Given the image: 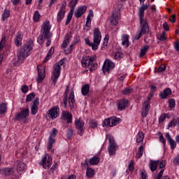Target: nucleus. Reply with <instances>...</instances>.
<instances>
[{"label": "nucleus", "instance_id": "f257e3e1", "mask_svg": "<svg viewBox=\"0 0 179 179\" xmlns=\"http://www.w3.org/2000/svg\"><path fill=\"white\" fill-rule=\"evenodd\" d=\"M52 38V33H51V27H50V21H45L42 25L41 33L38 37L37 42L40 45L44 43L47 40L46 47H50L51 45V38Z\"/></svg>", "mask_w": 179, "mask_h": 179}, {"label": "nucleus", "instance_id": "f03ea898", "mask_svg": "<svg viewBox=\"0 0 179 179\" xmlns=\"http://www.w3.org/2000/svg\"><path fill=\"white\" fill-rule=\"evenodd\" d=\"M31 50H33V41L30 40L18 49L17 52V62L24 61L31 54Z\"/></svg>", "mask_w": 179, "mask_h": 179}, {"label": "nucleus", "instance_id": "7ed1b4c3", "mask_svg": "<svg viewBox=\"0 0 179 179\" xmlns=\"http://www.w3.org/2000/svg\"><path fill=\"white\" fill-rule=\"evenodd\" d=\"M94 41L93 43H90V40L89 38H85V44L89 47H92L94 51L98 50L99 45L100 44V41H101V33H100V29L99 28H95L94 31Z\"/></svg>", "mask_w": 179, "mask_h": 179}, {"label": "nucleus", "instance_id": "20e7f679", "mask_svg": "<svg viewBox=\"0 0 179 179\" xmlns=\"http://www.w3.org/2000/svg\"><path fill=\"white\" fill-rule=\"evenodd\" d=\"M64 65V59H62L57 64H55L53 66V71L52 76V80L54 83V86L57 85V81L61 75V66Z\"/></svg>", "mask_w": 179, "mask_h": 179}, {"label": "nucleus", "instance_id": "39448f33", "mask_svg": "<svg viewBox=\"0 0 179 179\" xmlns=\"http://www.w3.org/2000/svg\"><path fill=\"white\" fill-rule=\"evenodd\" d=\"M74 124L77 129L78 135H80V136H83V134H85V122L81 120L80 118H78L75 120Z\"/></svg>", "mask_w": 179, "mask_h": 179}, {"label": "nucleus", "instance_id": "423d86ee", "mask_svg": "<svg viewBox=\"0 0 179 179\" xmlns=\"http://www.w3.org/2000/svg\"><path fill=\"white\" fill-rule=\"evenodd\" d=\"M57 134H58V130L57 129L54 128L50 132V137L48 138V146L47 149L48 150H51L52 149V145L54 143H55V138L57 136Z\"/></svg>", "mask_w": 179, "mask_h": 179}, {"label": "nucleus", "instance_id": "0eeeda50", "mask_svg": "<svg viewBox=\"0 0 179 179\" xmlns=\"http://www.w3.org/2000/svg\"><path fill=\"white\" fill-rule=\"evenodd\" d=\"M108 150L110 156H114V155H115V152H117V143L113 136L109 137V146L108 148Z\"/></svg>", "mask_w": 179, "mask_h": 179}, {"label": "nucleus", "instance_id": "6e6552de", "mask_svg": "<svg viewBox=\"0 0 179 179\" xmlns=\"http://www.w3.org/2000/svg\"><path fill=\"white\" fill-rule=\"evenodd\" d=\"M120 16H121V9L115 10L112 12V15L110 17V23L113 24V26H117L118 24V20L120 19Z\"/></svg>", "mask_w": 179, "mask_h": 179}, {"label": "nucleus", "instance_id": "1a4fd4ad", "mask_svg": "<svg viewBox=\"0 0 179 179\" xmlns=\"http://www.w3.org/2000/svg\"><path fill=\"white\" fill-rule=\"evenodd\" d=\"M52 163V158L50 155H45L44 157L41 160V164H42L43 169H50L51 167V164Z\"/></svg>", "mask_w": 179, "mask_h": 179}, {"label": "nucleus", "instance_id": "9d476101", "mask_svg": "<svg viewBox=\"0 0 179 179\" xmlns=\"http://www.w3.org/2000/svg\"><path fill=\"white\" fill-rule=\"evenodd\" d=\"M36 69L38 71V75L36 80L38 83H41V82H43V80H44V79L45 78V70L44 69V67H43V66L41 65H38Z\"/></svg>", "mask_w": 179, "mask_h": 179}, {"label": "nucleus", "instance_id": "9b49d317", "mask_svg": "<svg viewBox=\"0 0 179 179\" xmlns=\"http://www.w3.org/2000/svg\"><path fill=\"white\" fill-rule=\"evenodd\" d=\"M115 65L113 62H111L110 59H107L104 62L103 67H102V71L106 75V73H110V69H113L114 68Z\"/></svg>", "mask_w": 179, "mask_h": 179}, {"label": "nucleus", "instance_id": "f8f14e48", "mask_svg": "<svg viewBox=\"0 0 179 179\" xmlns=\"http://www.w3.org/2000/svg\"><path fill=\"white\" fill-rule=\"evenodd\" d=\"M48 115L52 120H55V118H58V117H59V108L58 106H54L48 110Z\"/></svg>", "mask_w": 179, "mask_h": 179}, {"label": "nucleus", "instance_id": "ddd939ff", "mask_svg": "<svg viewBox=\"0 0 179 179\" xmlns=\"http://www.w3.org/2000/svg\"><path fill=\"white\" fill-rule=\"evenodd\" d=\"M149 8V5L145 4V3H142V6L138 9V17L141 22L143 21V17H145V10H146Z\"/></svg>", "mask_w": 179, "mask_h": 179}, {"label": "nucleus", "instance_id": "4468645a", "mask_svg": "<svg viewBox=\"0 0 179 179\" xmlns=\"http://www.w3.org/2000/svg\"><path fill=\"white\" fill-rule=\"evenodd\" d=\"M29 108L23 109L20 113L15 115V120H17V121H20V120L27 118V117H29Z\"/></svg>", "mask_w": 179, "mask_h": 179}, {"label": "nucleus", "instance_id": "2eb2a0df", "mask_svg": "<svg viewBox=\"0 0 179 179\" xmlns=\"http://www.w3.org/2000/svg\"><path fill=\"white\" fill-rule=\"evenodd\" d=\"M40 99L38 97H36L34 101L33 104L31 107V113L32 115H36L37 114V112L38 111V104H39Z\"/></svg>", "mask_w": 179, "mask_h": 179}, {"label": "nucleus", "instance_id": "dca6fc26", "mask_svg": "<svg viewBox=\"0 0 179 179\" xmlns=\"http://www.w3.org/2000/svg\"><path fill=\"white\" fill-rule=\"evenodd\" d=\"M140 24H141V30L140 31L143 34H146V33H149V25L148 24V22L143 19V21L141 22L140 20Z\"/></svg>", "mask_w": 179, "mask_h": 179}, {"label": "nucleus", "instance_id": "f3484780", "mask_svg": "<svg viewBox=\"0 0 179 179\" xmlns=\"http://www.w3.org/2000/svg\"><path fill=\"white\" fill-rule=\"evenodd\" d=\"M149 110H150V103L149 101H145L143 103L142 117H146L148 114H149Z\"/></svg>", "mask_w": 179, "mask_h": 179}, {"label": "nucleus", "instance_id": "a211bd4d", "mask_svg": "<svg viewBox=\"0 0 179 179\" xmlns=\"http://www.w3.org/2000/svg\"><path fill=\"white\" fill-rule=\"evenodd\" d=\"M165 138L167 140L168 143L170 145L171 149L172 150H174L176 149V147L177 146V143H176V141H174L171 136H170V134L166 133Z\"/></svg>", "mask_w": 179, "mask_h": 179}, {"label": "nucleus", "instance_id": "6ab92c4d", "mask_svg": "<svg viewBox=\"0 0 179 179\" xmlns=\"http://www.w3.org/2000/svg\"><path fill=\"white\" fill-rule=\"evenodd\" d=\"M87 10V6H81L78 7V10L75 12V14H74L75 17L77 19H79V17H80L82 15H83V13L86 12Z\"/></svg>", "mask_w": 179, "mask_h": 179}, {"label": "nucleus", "instance_id": "aec40b11", "mask_svg": "<svg viewBox=\"0 0 179 179\" xmlns=\"http://www.w3.org/2000/svg\"><path fill=\"white\" fill-rule=\"evenodd\" d=\"M62 118L64 121H66L68 124H71L72 122V114L68 111L62 112Z\"/></svg>", "mask_w": 179, "mask_h": 179}, {"label": "nucleus", "instance_id": "412c9836", "mask_svg": "<svg viewBox=\"0 0 179 179\" xmlns=\"http://www.w3.org/2000/svg\"><path fill=\"white\" fill-rule=\"evenodd\" d=\"M69 104L70 110H73L75 108V106H76V101H75V94L73 92H71V94H69Z\"/></svg>", "mask_w": 179, "mask_h": 179}, {"label": "nucleus", "instance_id": "4be33fe9", "mask_svg": "<svg viewBox=\"0 0 179 179\" xmlns=\"http://www.w3.org/2000/svg\"><path fill=\"white\" fill-rule=\"evenodd\" d=\"M128 106V100L127 99H121L117 103V108L120 111H122V110H125Z\"/></svg>", "mask_w": 179, "mask_h": 179}, {"label": "nucleus", "instance_id": "5701e85b", "mask_svg": "<svg viewBox=\"0 0 179 179\" xmlns=\"http://www.w3.org/2000/svg\"><path fill=\"white\" fill-rule=\"evenodd\" d=\"M171 89L166 88L164 90V92L159 93V97H161L163 99H167V96L171 95Z\"/></svg>", "mask_w": 179, "mask_h": 179}, {"label": "nucleus", "instance_id": "b1692460", "mask_svg": "<svg viewBox=\"0 0 179 179\" xmlns=\"http://www.w3.org/2000/svg\"><path fill=\"white\" fill-rule=\"evenodd\" d=\"M71 37H72V36L71 35V32H69L66 34L65 39L62 44V48H66V45H68V43L71 40Z\"/></svg>", "mask_w": 179, "mask_h": 179}, {"label": "nucleus", "instance_id": "393cba45", "mask_svg": "<svg viewBox=\"0 0 179 179\" xmlns=\"http://www.w3.org/2000/svg\"><path fill=\"white\" fill-rule=\"evenodd\" d=\"M89 92H90V85L89 84H86L81 87L83 96H87L89 94Z\"/></svg>", "mask_w": 179, "mask_h": 179}, {"label": "nucleus", "instance_id": "a878e982", "mask_svg": "<svg viewBox=\"0 0 179 179\" xmlns=\"http://www.w3.org/2000/svg\"><path fill=\"white\" fill-rule=\"evenodd\" d=\"M1 174L4 176H10V174H13V168H3L0 170Z\"/></svg>", "mask_w": 179, "mask_h": 179}, {"label": "nucleus", "instance_id": "bb28decb", "mask_svg": "<svg viewBox=\"0 0 179 179\" xmlns=\"http://www.w3.org/2000/svg\"><path fill=\"white\" fill-rule=\"evenodd\" d=\"M65 10L59 9V12L57 13V20L58 23H61L62 22V19L65 17Z\"/></svg>", "mask_w": 179, "mask_h": 179}, {"label": "nucleus", "instance_id": "cd10ccee", "mask_svg": "<svg viewBox=\"0 0 179 179\" xmlns=\"http://www.w3.org/2000/svg\"><path fill=\"white\" fill-rule=\"evenodd\" d=\"M22 40H23L22 34L20 32H18L15 39V44L17 47H20V45H22Z\"/></svg>", "mask_w": 179, "mask_h": 179}, {"label": "nucleus", "instance_id": "c85d7f7f", "mask_svg": "<svg viewBox=\"0 0 179 179\" xmlns=\"http://www.w3.org/2000/svg\"><path fill=\"white\" fill-rule=\"evenodd\" d=\"M26 170V164L24 163L20 162L17 166V171L19 174H22Z\"/></svg>", "mask_w": 179, "mask_h": 179}, {"label": "nucleus", "instance_id": "c756f323", "mask_svg": "<svg viewBox=\"0 0 179 179\" xmlns=\"http://www.w3.org/2000/svg\"><path fill=\"white\" fill-rule=\"evenodd\" d=\"M122 45H126L127 48L129 47V35H122Z\"/></svg>", "mask_w": 179, "mask_h": 179}, {"label": "nucleus", "instance_id": "7c9ffc66", "mask_svg": "<svg viewBox=\"0 0 179 179\" xmlns=\"http://www.w3.org/2000/svg\"><path fill=\"white\" fill-rule=\"evenodd\" d=\"M159 160L157 161H151L150 164V169L151 171H156L157 170V166H159Z\"/></svg>", "mask_w": 179, "mask_h": 179}, {"label": "nucleus", "instance_id": "2f4dec72", "mask_svg": "<svg viewBox=\"0 0 179 179\" xmlns=\"http://www.w3.org/2000/svg\"><path fill=\"white\" fill-rule=\"evenodd\" d=\"M81 64L84 68H86L87 66H90L92 65V63L90 62L89 59H87V57H83Z\"/></svg>", "mask_w": 179, "mask_h": 179}, {"label": "nucleus", "instance_id": "473e14b6", "mask_svg": "<svg viewBox=\"0 0 179 179\" xmlns=\"http://www.w3.org/2000/svg\"><path fill=\"white\" fill-rule=\"evenodd\" d=\"M120 121H121V119L117 117H110V127H115V125H117V124H120Z\"/></svg>", "mask_w": 179, "mask_h": 179}, {"label": "nucleus", "instance_id": "72a5a7b5", "mask_svg": "<svg viewBox=\"0 0 179 179\" xmlns=\"http://www.w3.org/2000/svg\"><path fill=\"white\" fill-rule=\"evenodd\" d=\"M143 139H145V134L142 131H139L137 134V143H141V142H143Z\"/></svg>", "mask_w": 179, "mask_h": 179}, {"label": "nucleus", "instance_id": "f704fd0d", "mask_svg": "<svg viewBox=\"0 0 179 179\" xmlns=\"http://www.w3.org/2000/svg\"><path fill=\"white\" fill-rule=\"evenodd\" d=\"M78 2H79V0H71L70 1V12L73 13L75 10V8L76 7V5L78 4Z\"/></svg>", "mask_w": 179, "mask_h": 179}, {"label": "nucleus", "instance_id": "c9c22d12", "mask_svg": "<svg viewBox=\"0 0 179 179\" xmlns=\"http://www.w3.org/2000/svg\"><path fill=\"white\" fill-rule=\"evenodd\" d=\"M9 16H10V11L8 9L4 10L3 13L1 15L2 22H5Z\"/></svg>", "mask_w": 179, "mask_h": 179}, {"label": "nucleus", "instance_id": "e433bc0d", "mask_svg": "<svg viewBox=\"0 0 179 179\" xmlns=\"http://www.w3.org/2000/svg\"><path fill=\"white\" fill-rule=\"evenodd\" d=\"M176 125L179 126V117L173 118L168 124V128H171V127H176Z\"/></svg>", "mask_w": 179, "mask_h": 179}, {"label": "nucleus", "instance_id": "4c0bfd02", "mask_svg": "<svg viewBox=\"0 0 179 179\" xmlns=\"http://www.w3.org/2000/svg\"><path fill=\"white\" fill-rule=\"evenodd\" d=\"M99 162L100 159L97 156H94L92 158L90 159V164H91L92 166H96V164H99Z\"/></svg>", "mask_w": 179, "mask_h": 179}, {"label": "nucleus", "instance_id": "58836bf2", "mask_svg": "<svg viewBox=\"0 0 179 179\" xmlns=\"http://www.w3.org/2000/svg\"><path fill=\"white\" fill-rule=\"evenodd\" d=\"M69 87H67L66 92L64 93V98L63 99V104L64 106V108H66V107H68V90H69Z\"/></svg>", "mask_w": 179, "mask_h": 179}, {"label": "nucleus", "instance_id": "ea45409f", "mask_svg": "<svg viewBox=\"0 0 179 179\" xmlns=\"http://www.w3.org/2000/svg\"><path fill=\"white\" fill-rule=\"evenodd\" d=\"M149 50V45H145L144 46L140 52V58H142V57H144L146 54V52H148V51Z\"/></svg>", "mask_w": 179, "mask_h": 179}, {"label": "nucleus", "instance_id": "a19ab883", "mask_svg": "<svg viewBox=\"0 0 179 179\" xmlns=\"http://www.w3.org/2000/svg\"><path fill=\"white\" fill-rule=\"evenodd\" d=\"M7 109L8 107L6 106V103H2L1 104H0V114H5Z\"/></svg>", "mask_w": 179, "mask_h": 179}, {"label": "nucleus", "instance_id": "79ce46f5", "mask_svg": "<svg viewBox=\"0 0 179 179\" xmlns=\"http://www.w3.org/2000/svg\"><path fill=\"white\" fill-rule=\"evenodd\" d=\"M143 155V145H141L138 150L136 158L141 159Z\"/></svg>", "mask_w": 179, "mask_h": 179}, {"label": "nucleus", "instance_id": "37998d69", "mask_svg": "<svg viewBox=\"0 0 179 179\" xmlns=\"http://www.w3.org/2000/svg\"><path fill=\"white\" fill-rule=\"evenodd\" d=\"M73 16V13L72 12H69V14L67 15V18H66V21L65 23L66 26H68L69 24V23H71V21L72 20V17Z\"/></svg>", "mask_w": 179, "mask_h": 179}, {"label": "nucleus", "instance_id": "c03bdc74", "mask_svg": "<svg viewBox=\"0 0 179 179\" xmlns=\"http://www.w3.org/2000/svg\"><path fill=\"white\" fill-rule=\"evenodd\" d=\"M86 176L87 177H92L94 176V169L92 168H87L86 171Z\"/></svg>", "mask_w": 179, "mask_h": 179}, {"label": "nucleus", "instance_id": "a18cd8bd", "mask_svg": "<svg viewBox=\"0 0 179 179\" xmlns=\"http://www.w3.org/2000/svg\"><path fill=\"white\" fill-rule=\"evenodd\" d=\"M166 32L163 31L162 34H159L157 35V40H160L161 41H166Z\"/></svg>", "mask_w": 179, "mask_h": 179}, {"label": "nucleus", "instance_id": "49530a36", "mask_svg": "<svg viewBox=\"0 0 179 179\" xmlns=\"http://www.w3.org/2000/svg\"><path fill=\"white\" fill-rule=\"evenodd\" d=\"M102 127H111V117L106 119L102 124Z\"/></svg>", "mask_w": 179, "mask_h": 179}, {"label": "nucleus", "instance_id": "de8ad7c7", "mask_svg": "<svg viewBox=\"0 0 179 179\" xmlns=\"http://www.w3.org/2000/svg\"><path fill=\"white\" fill-rule=\"evenodd\" d=\"M40 13H38V10H36L34 13V17H33V19H34V22H38V20H40Z\"/></svg>", "mask_w": 179, "mask_h": 179}, {"label": "nucleus", "instance_id": "09e8293b", "mask_svg": "<svg viewBox=\"0 0 179 179\" xmlns=\"http://www.w3.org/2000/svg\"><path fill=\"white\" fill-rule=\"evenodd\" d=\"M36 97V94L34 92H32L27 96L26 101H31L34 98Z\"/></svg>", "mask_w": 179, "mask_h": 179}, {"label": "nucleus", "instance_id": "8fccbe9b", "mask_svg": "<svg viewBox=\"0 0 179 179\" xmlns=\"http://www.w3.org/2000/svg\"><path fill=\"white\" fill-rule=\"evenodd\" d=\"M169 108H174L176 107V100L174 99H170L169 100Z\"/></svg>", "mask_w": 179, "mask_h": 179}, {"label": "nucleus", "instance_id": "3c124183", "mask_svg": "<svg viewBox=\"0 0 179 179\" xmlns=\"http://www.w3.org/2000/svg\"><path fill=\"white\" fill-rule=\"evenodd\" d=\"M124 57V53L121 52H117L114 56L115 59H121Z\"/></svg>", "mask_w": 179, "mask_h": 179}, {"label": "nucleus", "instance_id": "603ef678", "mask_svg": "<svg viewBox=\"0 0 179 179\" xmlns=\"http://www.w3.org/2000/svg\"><path fill=\"white\" fill-rule=\"evenodd\" d=\"M76 44V42H74L73 44L70 45V48H68V50H64L65 54H66L67 55L69 54H71V52H72V50H73V45H75Z\"/></svg>", "mask_w": 179, "mask_h": 179}, {"label": "nucleus", "instance_id": "864d4df0", "mask_svg": "<svg viewBox=\"0 0 179 179\" xmlns=\"http://www.w3.org/2000/svg\"><path fill=\"white\" fill-rule=\"evenodd\" d=\"M90 128H96L97 122L94 120H91L90 121Z\"/></svg>", "mask_w": 179, "mask_h": 179}, {"label": "nucleus", "instance_id": "5fc2aeb1", "mask_svg": "<svg viewBox=\"0 0 179 179\" xmlns=\"http://www.w3.org/2000/svg\"><path fill=\"white\" fill-rule=\"evenodd\" d=\"M66 136L68 139H71V138H72V136H73V129H69L67 131Z\"/></svg>", "mask_w": 179, "mask_h": 179}, {"label": "nucleus", "instance_id": "6e6d98bb", "mask_svg": "<svg viewBox=\"0 0 179 179\" xmlns=\"http://www.w3.org/2000/svg\"><path fill=\"white\" fill-rule=\"evenodd\" d=\"M5 43H6V38L3 37L0 42V51H1V50H2V48H3V47H5V45H4Z\"/></svg>", "mask_w": 179, "mask_h": 179}, {"label": "nucleus", "instance_id": "4d7b16f0", "mask_svg": "<svg viewBox=\"0 0 179 179\" xmlns=\"http://www.w3.org/2000/svg\"><path fill=\"white\" fill-rule=\"evenodd\" d=\"M145 35L143 34L141 31H138L136 34L135 35L134 40H139L142 36Z\"/></svg>", "mask_w": 179, "mask_h": 179}, {"label": "nucleus", "instance_id": "13d9d810", "mask_svg": "<svg viewBox=\"0 0 179 179\" xmlns=\"http://www.w3.org/2000/svg\"><path fill=\"white\" fill-rule=\"evenodd\" d=\"M92 66L90 68V72H93V71H96L97 69V63H91Z\"/></svg>", "mask_w": 179, "mask_h": 179}, {"label": "nucleus", "instance_id": "bf43d9fd", "mask_svg": "<svg viewBox=\"0 0 179 179\" xmlns=\"http://www.w3.org/2000/svg\"><path fill=\"white\" fill-rule=\"evenodd\" d=\"M21 92L22 93H27V92H29V87L27 85H22L21 87Z\"/></svg>", "mask_w": 179, "mask_h": 179}, {"label": "nucleus", "instance_id": "052dcab7", "mask_svg": "<svg viewBox=\"0 0 179 179\" xmlns=\"http://www.w3.org/2000/svg\"><path fill=\"white\" fill-rule=\"evenodd\" d=\"M131 92H132V89H131V88H125L122 91V93H123V94L127 95V94H131Z\"/></svg>", "mask_w": 179, "mask_h": 179}, {"label": "nucleus", "instance_id": "680f3d73", "mask_svg": "<svg viewBox=\"0 0 179 179\" xmlns=\"http://www.w3.org/2000/svg\"><path fill=\"white\" fill-rule=\"evenodd\" d=\"M87 58L88 59V61H90V62L91 64H93V62H94V61H96V59L97 58V57H96V55H94L92 57H87Z\"/></svg>", "mask_w": 179, "mask_h": 179}, {"label": "nucleus", "instance_id": "e2e57ef3", "mask_svg": "<svg viewBox=\"0 0 179 179\" xmlns=\"http://www.w3.org/2000/svg\"><path fill=\"white\" fill-rule=\"evenodd\" d=\"M164 173V169H162L159 171L158 176L156 178H155V179H162V177H163V173Z\"/></svg>", "mask_w": 179, "mask_h": 179}, {"label": "nucleus", "instance_id": "0e129e2a", "mask_svg": "<svg viewBox=\"0 0 179 179\" xmlns=\"http://www.w3.org/2000/svg\"><path fill=\"white\" fill-rule=\"evenodd\" d=\"M166 66L164 65H161L158 69H157V72L160 73V72H163V71H166Z\"/></svg>", "mask_w": 179, "mask_h": 179}, {"label": "nucleus", "instance_id": "69168bd1", "mask_svg": "<svg viewBox=\"0 0 179 179\" xmlns=\"http://www.w3.org/2000/svg\"><path fill=\"white\" fill-rule=\"evenodd\" d=\"M159 141L160 142H162L164 145H166V138H164L162 134H161L159 136Z\"/></svg>", "mask_w": 179, "mask_h": 179}, {"label": "nucleus", "instance_id": "338daca9", "mask_svg": "<svg viewBox=\"0 0 179 179\" xmlns=\"http://www.w3.org/2000/svg\"><path fill=\"white\" fill-rule=\"evenodd\" d=\"M173 163L176 164V166H178L179 164V155H178L173 160Z\"/></svg>", "mask_w": 179, "mask_h": 179}, {"label": "nucleus", "instance_id": "774afa93", "mask_svg": "<svg viewBox=\"0 0 179 179\" xmlns=\"http://www.w3.org/2000/svg\"><path fill=\"white\" fill-rule=\"evenodd\" d=\"M174 47H175V50H176V51H179V41L175 42Z\"/></svg>", "mask_w": 179, "mask_h": 179}]
</instances>
